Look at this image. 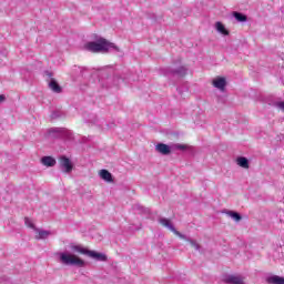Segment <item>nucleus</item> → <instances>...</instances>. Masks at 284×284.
Listing matches in <instances>:
<instances>
[{"mask_svg": "<svg viewBox=\"0 0 284 284\" xmlns=\"http://www.w3.org/2000/svg\"><path fill=\"white\" fill-rule=\"evenodd\" d=\"M49 88H50V90H52V92H55L57 94H59V92H61V87L59 85V83H57V80H54V79L50 80Z\"/></svg>", "mask_w": 284, "mask_h": 284, "instance_id": "obj_17", "label": "nucleus"}, {"mask_svg": "<svg viewBox=\"0 0 284 284\" xmlns=\"http://www.w3.org/2000/svg\"><path fill=\"white\" fill-rule=\"evenodd\" d=\"M135 230H141V225H139L138 227H135Z\"/></svg>", "mask_w": 284, "mask_h": 284, "instance_id": "obj_25", "label": "nucleus"}, {"mask_svg": "<svg viewBox=\"0 0 284 284\" xmlns=\"http://www.w3.org/2000/svg\"><path fill=\"white\" fill-rule=\"evenodd\" d=\"M174 150H180L181 152L187 150V144H179V143H173L171 144V152Z\"/></svg>", "mask_w": 284, "mask_h": 284, "instance_id": "obj_18", "label": "nucleus"}, {"mask_svg": "<svg viewBox=\"0 0 284 284\" xmlns=\"http://www.w3.org/2000/svg\"><path fill=\"white\" fill-rule=\"evenodd\" d=\"M235 163H236V165H239V168H242L243 170L250 169V160H247V158L237 156L235 159Z\"/></svg>", "mask_w": 284, "mask_h": 284, "instance_id": "obj_9", "label": "nucleus"}, {"mask_svg": "<svg viewBox=\"0 0 284 284\" xmlns=\"http://www.w3.org/2000/svg\"><path fill=\"white\" fill-rule=\"evenodd\" d=\"M3 101H6V97L4 95H0V103H3Z\"/></svg>", "mask_w": 284, "mask_h": 284, "instance_id": "obj_24", "label": "nucleus"}, {"mask_svg": "<svg viewBox=\"0 0 284 284\" xmlns=\"http://www.w3.org/2000/svg\"><path fill=\"white\" fill-rule=\"evenodd\" d=\"M99 174L102 181H106V183H112V173H110V171L103 169L100 171Z\"/></svg>", "mask_w": 284, "mask_h": 284, "instance_id": "obj_15", "label": "nucleus"}, {"mask_svg": "<svg viewBox=\"0 0 284 284\" xmlns=\"http://www.w3.org/2000/svg\"><path fill=\"white\" fill-rule=\"evenodd\" d=\"M215 30L219 32V34H223L224 37H227L230 34V31L226 30L225 24L222 22H215Z\"/></svg>", "mask_w": 284, "mask_h": 284, "instance_id": "obj_12", "label": "nucleus"}, {"mask_svg": "<svg viewBox=\"0 0 284 284\" xmlns=\"http://www.w3.org/2000/svg\"><path fill=\"white\" fill-rule=\"evenodd\" d=\"M223 214L227 215L229 219H232V221H234L235 223H239L243 219L241 214H239V212L236 211L225 210L223 211Z\"/></svg>", "mask_w": 284, "mask_h": 284, "instance_id": "obj_10", "label": "nucleus"}, {"mask_svg": "<svg viewBox=\"0 0 284 284\" xmlns=\"http://www.w3.org/2000/svg\"><path fill=\"white\" fill-rule=\"evenodd\" d=\"M158 223H160V225H162L163 227H166V230H170V232H173V234H175V236H179V239H182V241H187V243H190V245L194 247L196 252H201V244H199L196 240L186 237L184 234L176 231V229L174 227V224H172V221L170 219L160 217L158 220Z\"/></svg>", "mask_w": 284, "mask_h": 284, "instance_id": "obj_2", "label": "nucleus"}, {"mask_svg": "<svg viewBox=\"0 0 284 284\" xmlns=\"http://www.w3.org/2000/svg\"><path fill=\"white\" fill-rule=\"evenodd\" d=\"M84 50L88 52L108 54V52H121L116 44L105 40V38L98 37L95 41H90L84 44Z\"/></svg>", "mask_w": 284, "mask_h": 284, "instance_id": "obj_1", "label": "nucleus"}, {"mask_svg": "<svg viewBox=\"0 0 284 284\" xmlns=\"http://www.w3.org/2000/svg\"><path fill=\"white\" fill-rule=\"evenodd\" d=\"M233 17L240 22L247 21V17H245L243 13L234 12Z\"/></svg>", "mask_w": 284, "mask_h": 284, "instance_id": "obj_20", "label": "nucleus"}, {"mask_svg": "<svg viewBox=\"0 0 284 284\" xmlns=\"http://www.w3.org/2000/svg\"><path fill=\"white\" fill-rule=\"evenodd\" d=\"M266 283L268 284H284V277L278 275H273L266 278Z\"/></svg>", "mask_w": 284, "mask_h": 284, "instance_id": "obj_16", "label": "nucleus"}, {"mask_svg": "<svg viewBox=\"0 0 284 284\" xmlns=\"http://www.w3.org/2000/svg\"><path fill=\"white\" fill-rule=\"evenodd\" d=\"M275 108H278L280 110H283V112H284V101L283 102H276Z\"/></svg>", "mask_w": 284, "mask_h": 284, "instance_id": "obj_22", "label": "nucleus"}, {"mask_svg": "<svg viewBox=\"0 0 284 284\" xmlns=\"http://www.w3.org/2000/svg\"><path fill=\"white\" fill-rule=\"evenodd\" d=\"M41 163L42 165H45V168H54V165H57V160L52 156H43Z\"/></svg>", "mask_w": 284, "mask_h": 284, "instance_id": "obj_11", "label": "nucleus"}, {"mask_svg": "<svg viewBox=\"0 0 284 284\" xmlns=\"http://www.w3.org/2000/svg\"><path fill=\"white\" fill-rule=\"evenodd\" d=\"M60 168L62 171L65 172V174H70V172H72V162L70 161V159L65 158V156H61L60 158Z\"/></svg>", "mask_w": 284, "mask_h": 284, "instance_id": "obj_6", "label": "nucleus"}, {"mask_svg": "<svg viewBox=\"0 0 284 284\" xmlns=\"http://www.w3.org/2000/svg\"><path fill=\"white\" fill-rule=\"evenodd\" d=\"M24 223H26L27 227H31V230H37V229L34 227V223H32V221L30 220V217H26V219H24Z\"/></svg>", "mask_w": 284, "mask_h": 284, "instance_id": "obj_21", "label": "nucleus"}, {"mask_svg": "<svg viewBox=\"0 0 284 284\" xmlns=\"http://www.w3.org/2000/svg\"><path fill=\"white\" fill-rule=\"evenodd\" d=\"M70 250L73 254H84V256H89V258H93L94 261H108V256L105 254L99 253L97 251H90L79 244H71Z\"/></svg>", "mask_w": 284, "mask_h": 284, "instance_id": "obj_3", "label": "nucleus"}, {"mask_svg": "<svg viewBox=\"0 0 284 284\" xmlns=\"http://www.w3.org/2000/svg\"><path fill=\"white\" fill-rule=\"evenodd\" d=\"M62 265H73L75 267H85V261L70 252H61L58 254Z\"/></svg>", "mask_w": 284, "mask_h": 284, "instance_id": "obj_4", "label": "nucleus"}, {"mask_svg": "<svg viewBox=\"0 0 284 284\" xmlns=\"http://www.w3.org/2000/svg\"><path fill=\"white\" fill-rule=\"evenodd\" d=\"M34 233H36V239L38 241H41L43 239H48V236H50V231L34 229Z\"/></svg>", "mask_w": 284, "mask_h": 284, "instance_id": "obj_13", "label": "nucleus"}, {"mask_svg": "<svg viewBox=\"0 0 284 284\" xmlns=\"http://www.w3.org/2000/svg\"><path fill=\"white\" fill-rule=\"evenodd\" d=\"M162 72L165 77L170 74V69H162Z\"/></svg>", "mask_w": 284, "mask_h": 284, "instance_id": "obj_23", "label": "nucleus"}, {"mask_svg": "<svg viewBox=\"0 0 284 284\" xmlns=\"http://www.w3.org/2000/svg\"><path fill=\"white\" fill-rule=\"evenodd\" d=\"M155 150L156 152H159L160 154H163L164 156H168V154H170L172 152V144L168 145L165 143H158L155 145Z\"/></svg>", "mask_w": 284, "mask_h": 284, "instance_id": "obj_8", "label": "nucleus"}, {"mask_svg": "<svg viewBox=\"0 0 284 284\" xmlns=\"http://www.w3.org/2000/svg\"><path fill=\"white\" fill-rule=\"evenodd\" d=\"M63 134H65V129H61V128L49 129L50 136H63Z\"/></svg>", "mask_w": 284, "mask_h": 284, "instance_id": "obj_14", "label": "nucleus"}, {"mask_svg": "<svg viewBox=\"0 0 284 284\" xmlns=\"http://www.w3.org/2000/svg\"><path fill=\"white\" fill-rule=\"evenodd\" d=\"M222 281L226 284H245V277L242 275H224Z\"/></svg>", "mask_w": 284, "mask_h": 284, "instance_id": "obj_5", "label": "nucleus"}, {"mask_svg": "<svg viewBox=\"0 0 284 284\" xmlns=\"http://www.w3.org/2000/svg\"><path fill=\"white\" fill-rule=\"evenodd\" d=\"M173 74H178L179 77H185L187 74V68L180 67L175 71H173Z\"/></svg>", "mask_w": 284, "mask_h": 284, "instance_id": "obj_19", "label": "nucleus"}, {"mask_svg": "<svg viewBox=\"0 0 284 284\" xmlns=\"http://www.w3.org/2000/svg\"><path fill=\"white\" fill-rule=\"evenodd\" d=\"M212 84L214 88H216V90H220V92H225L227 80H225V78H215Z\"/></svg>", "mask_w": 284, "mask_h": 284, "instance_id": "obj_7", "label": "nucleus"}]
</instances>
